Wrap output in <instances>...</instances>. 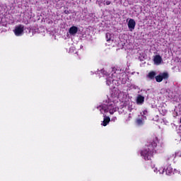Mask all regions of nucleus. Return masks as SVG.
I'll return each mask as SVG.
<instances>
[{
    "label": "nucleus",
    "mask_w": 181,
    "mask_h": 181,
    "mask_svg": "<svg viewBox=\"0 0 181 181\" xmlns=\"http://www.w3.org/2000/svg\"><path fill=\"white\" fill-rule=\"evenodd\" d=\"M106 5H111V1H107L105 3Z\"/></svg>",
    "instance_id": "nucleus-17"
},
{
    "label": "nucleus",
    "mask_w": 181,
    "mask_h": 181,
    "mask_svg": "<svg viewBox=\"0 0 181 181\" xmlns=\"http://www.w3.org/2000/svg\"><path fill=\"white\" fill-rule=\"evenodd\" d=\"M98 109H99V111H100L101 114H104V112H110L111 115L115 112V108L114 107L113 104H110L107 106H105L104 105H101L99 107H98Z\"/></svg>",
    "instance_id": "nucleus-2"
},
{
    "label": "nucleus",
    "mask_w": 181,
    "mask_h": 181,
    "mask_svg": "<svg viewBox=\"0 0 181 181\" xmlns=\"http://www.w3.org/2000/svg\"><path fill=\"white\" fill-rule=\"evenodd\" d=\"M110 121H111V119L110 118V117L105 116L103 122V127H107V125L110 124Z\"/></svg>",
    "instance_id": "nucleus-11"
},
{
    "label": "nucleus",
    "mask_w": 181,
    "mask_h": 181,
    "mask_svg": "<svg viewBox=\"0 0 181 181\" xmlns=\"http://www.w3.org/2000/svg\"><path fill=\"white\" fill-rule=\"evenodd\" d=\"M114 81V79L111 77H108L106 78V84L107 86H111V83Z\"/></svg>",
    "instance_id": "nucleus-13"
},
{
    "label": "nucleus",
    "mask_w": 181,
    "mask_h": 181,
    "mask_svg": "<svg viewBox=\"0 0 181 181\" xmlns=\"http://www.w3.org/2000/svg\"><path fill=\"white\" fill-rule=\"evenodd\" d=\"M156 77V72L151 71H150L147 75V78H149V80H155Z\"/></svg>",
    "instance_id": "nucleus-10"
},
{
    "label": "nucleus",
    "mask_w": 181,
    "mask_h": 181,
    "mask_svg": "<svg viewBox=\"0 0 181 181\" xmlns=\"http://www.w3.org/2000/svg\"><path fill=\"white\" fill-rule=\"evenodd\" d=\"M153 62L156 64H160L162 63V57L159 54L156 55L153 58Z\"/></svg>",
    "instance_id": "nucleus-8"
},
{
    "label": "nucleus",
    "mask_w": 181,
    "mask_h": 181,
    "mask_svg": "<svg viewBox=\"0 0 181 181\" xmlns=\"http://www.w3.org/2000/svg\"><path fill=\"white\" fill-rule=\"evenodd\" d=\"M64 13H65V15H70V11L64 10Z\"/></svg>",
    "instance_id": "nucleus-16"
},
{
    "label": "nucleus",
    "mask_w": 181,
    "mask_h": 181,
    "mask_svg": "<svg viewBox=\"0 0 181 181\" xmlns=\"http://www.w3.org/2000/svg\"><path fill=\"white\" fill-rule=\"evenodd\" d=\"M136 124L139 127H142V125H144V119H142V118L136 119Z\"/></svg>",
    "instance_id": "nucleus-12"
},
{
    "label": "nucleus",
    "mask_w": 181,
    "mask_h": 181,
    "mask_svg": "<svg viewBox=\"0 0 181 181\" xmlns=\"http://www.w3.org/2000/svg\"><path fill=\"white\" fill-rule=\"evenodd\" d=\"M144 103H145V97L142 96V95H138L136 98V104L142 105Z\"/></svg>",
    "instance_id": "nucleus-7"
},
{
    "label": "nucleus",
    "mask_w": 181,
    "mask_h": 181,
    "mask_svg": "<svg viewBox=\"0 0 181 181\" xmlns=\"http://www.w3.org/2000/svg\"><path fill=\"white\" fill-rule=\"evenodd\" d=\"M159 172L160 173H163V174L165 173V175H167L168 176H170V175L173 173V168L170 165H168L166 169L163 168L162 170V172L160 171V170H159Z\"/></svg>",
    "instance_id": "nucleus-5"
},
{
    "label": "nucleus",
    "mask_w": 181,
    "mask_h": 181,
    "mask_svg": "<svg viewBox=\"0 0 181 181\" xmlns=\"http://www.w3.org/2000/svg\"><path fill=\"white\" fill-rule=\"evenodd\" d=\"M136 25V23L135 22V20L130 18L127 23V26H128L130 32H132L134 30V29H135Z\"/></svg>",
    "instance_id": "nucleus-6"
},
{
    "label": "nucleus",
    "mask_w": 181,
    "mask_h": 181,
    "mask_svg": "<svg viewBox=\"0 0 181 181\" xmlns=\"http://www.w3.org/2000/svg\"><path fill=\"white\" fill-rule=\"evenodd\" d=\"M166 160H167V163H169V160H170V158L169 157H168V158H166Z\"/></svg>",
    "instance_id": "nucleus-18"
},
{
    "label": "nucleus",
    "mask_w": 181,
    "mask_h": 181,
    "mask_svg": "<svg viewBox=\"0 0 181 181\" xmlns=\"http://www.w3.org/2000/svg\"><path fill=\"white\" fill-rule=\"evenodd\" d=\"M148 114V110H143V114H142V117H144V118H146V115Z\"/></svg>",
    "instance_id": "nucleus-15"
},
{
    "label": "nucleus",
    "mask_w": 181,
    "mask_h": 181,
    "mask_svg": "<svg viewBox=\"0 0 181 181\" xmlns=\"http://www.w3.org/2000/svg\"><path fill=\"white\" fill-rule=\"evenodd\" d=\"M159 144V139L156 135H153L148 138L145 148L141 151V156L145 160H151L153 154L156 153V147Z\"/></svg>",
    "instance_id": "nucleus-1"
},
{
    "label": "nucleus",
    "mask_w": 181,
    "mask_h": 181,
    "mask_svg": "<svg viewBox=\"0 0 181 181\" xmlns=\"http://www.w3.org/2000/svg\"><path fill=\"white\" fill-rule=\"evenodd\" d=\"M155 78L157 83H162L163 80H168L169 78V74L168 72L160 73L159 75L156 76Z\"/></svg>",
    "instance_id": "nucleus-3"
},
{
    "label": "nucleus",
    "mask_w": 181,
    "mask_h": 181,
    "mask_svg": "<svg viewBox=\"0 0 181 181\" xmlns=\"http://www.w3.org/2000/svg\"><path fill=\"white\" fill-rule=\"evenodd\" d=\"M70 35H76L78 32V28L73 25L69 30Z\"/></svg>",
    "instance_id": "nucleus-9"
},
{
    "label": "nucleus",
    "mask_w": 181,
    "mask_h": 181,
    "mask_svg": "<svg viewBox=\"0 0 181 181\" xmlns=\"http://www.w3.org/2000/svg\"><path fill=\"white\" fill-rule=\"evenodd\" d=\"M23 30H25V26H23L22 24H20L15 28L14 33L16 36H21V35L23 34Z\"/></svg>",
    "instance_id": "nucleus-4"
},
{
    "label": "nucleus",
    "mask_w": 181,
    "mask_h": 181,
    "mask_svg": "<svg viewBox=\"0 0 181 181\" xmlns=\"http://www.w3.org/2000/svg\"><path fill=\"white\" fill-rule=\"evenodd\" d=\"M106 40L107 42H110V40H111V33H106Z\"/></svg>",
    "instance_id": "nucleus-14"
}]
</instances>
